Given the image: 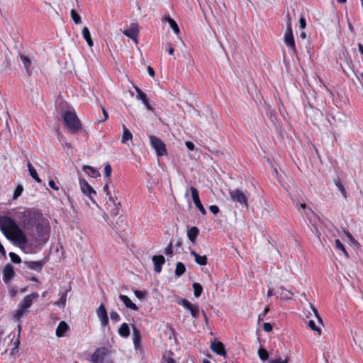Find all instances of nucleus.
I'll return each mask as SVG.
<instances>
[{"mask_svg": "<svg viewBox=\"0 0 363 363\" xmlns=\"http://www.w3.org/2000/svg\"><path fill=\"white\" fill-rule=\"evenodd\" d=\"M0 229L4 235L11 240L26 244L27 238L16 222L9 216H0Z\"/></svg>", "mask_w": 363, "mask_h": 363, "instance_id": "1", "label": "nucleus"}, {"mask_svg": "<svg viewBox=\"0 0 363 363\" xmlns=\"http://www.w3.org/2000/svg\"><path fill=\"white\" fill-rule=\"evenodd\" d=\"M17 217L24 228L30 229L36 225V223L42 218L43 215L35 208H27L22 212H18Z\"/></svg>", "mask_w": 363, "mask_h": 363, "instance_id": "2", "label": "nucleus"}, {"mask_svg": "<svg viewBox=\"0 0 363 363\" xmlns=\"http://www.w3.org/2000/svg\"><path fill=\"white\" fill-rule=\"evenodd\" d=\"M65 125L71 133H76L82 129V125L74 110H67L61 113Z\"/></svg>", "mask_w": 363, "mask_h": 363, "instance_id": "3", "label": "nucleus"}, {"mask_svg": "<svg viewBox=\"0 0 363 363\" xmlns=\"http://www.w3.org/2000/svg\"><path fill=\"white\" fill-rule=\"evenodd\" d=\"M230 199L239 203L241 206H248L249 193L247 191H242L239 189H235L229 192Z\"/></svg>", "mask_w": 363, "mask_h": 363, "instance_id": "4", "label": "nucleus"}, {"mask_svg": "<svg viewBox=\"0 0 363 363\" xmlns=\"http://www.w3.org/2000/svg\"><path fill=\"white\" fill-rule=\"evenodd\" d=\"M150 145L156 151L157 155L162 157L167 154L164 143L159 138L155 135L149 136Z\"/></svg>", "mask_w": 363, "mask_h": 363, "instance_id": "5", "label": "nucleus"}, {"mask_svg": "<svg viewBox=\"0 0 363 363\" xmlns=\"http://www.w3.org/2000/svg\"><path fill=\"white\" fill-rule=\"evenodd\" d=\"M111 350L106 347H98L91 355L92 363H103L106 357L108 356Z\"/></svg>", "mask_w": 363, "mask_h": 363, "instance_id": "6", "label": "nucleus"}, {"mask_svg": "<svg viewBox=\"0 0 363 363\" xmlns=\"http://www.w3.org/2000/svg\"><path fill=\"white\" fill-rule=\"evenodd\" d=\"M79 185L82 193L84 195L87 196L93 203H95L93 196L96 195V191L91 186V185L85 179H80Z\"/></svg>", "mask_w": 363, "mask_h": 363, "instance_id": "7", "label": "nucleus"}, {"mask_svg": "<svg viewBox=\"0 0 363 363\" xmlns=\"http://www.w3.org/2000/svg\"><path fill=\"white\" fill-rule=\"evenodd\" d=\"M284 43L287 47L292 49L294 52H296L295 41L294 38L291 24L290 22L287 24L284 35Z\"/></svg>", "mask_w": 363, "mask_h": 363, "instance_id": "8", "label": "nucleus"}, {"mask_svg": "<svg viewBox=\"0 0 363 363\" xmlns=\"http://www.w3.org/2000/svg\"><path fill=\"white\" fill-rule=\"evenodd\" d=\"M96 315L102 327H107L109 324L108 316L104 303H101L96 309Z\"/></svg>", "mask_w": 363, "mask_h": 363, "instance_id": "9", "label": "nucleus"}, {"mask_svg": "<svg viewBox=\"0 0 363 363\" xmlns=\"http://www.w3.org/2000/svg\"><path fill=\"white\" fill-rule=\"evenodd\" d=\"M184 308L189 310L194 318H197L199 315V308L197 305L192 304L189 300L183 298L179 302Z\"/></svg>", "mask_w": 363, "mask_h": 363, "instance_id": "10", "label": "nucleus"}, {"mask_svg": "<svg viewBox=\"0 0 363 363\" xmlns=\"http://www.w3.org/2000/svg\"><path fill=\"white\" fill-rule=\"evenodd\" d=\"M190 191H191V197H192V199H193V201H194L195 206L198 208L199 211L203 215H206V211L204 208L203 206L202 205V203L200 201L199 194V191H198L197 189L194 186H191L190 188Z\"/></svg>", "mask_w": 363, "mask_h": 363, "instance_id": "11", "label": "nucleus"}, {"mask_svg": "<svg viewBox=\"0 0 363 363\" xmlns=\"http://www.w3.org/2000/svg\"><path fill=\"white\" fill-rule=\"evenodd\" d=\"M123 34L128 38L133 39L138 43V36L139 34V27L137 23H132L128 29L123 30Z\"/></svg>", "mask_w": 363, "mask_h": 363, "instance_id": "12", "label": "nucleus"}, {"mask_svg": "<svg viewBox=\"0 0 363 363\" xmlns=\"http://www.w3.org/2000/svg\"><path fill=\"white\" fill-rule=\"evenodd\" d=\"M133 342L134 345V348L135 350L141 351L143 350V346L141 344V334L140 330L133 325Z\"/></svg>", "mask_w": 363, "mask_h": 363, "instance_id": "13", "label": "nucleus"}, {"mask_svg": "<svg viewBox=\"0 0 363 363\" xmlns=\"http://www.w3.org/2000/svg\"><path fill=\"white\" fill-rule=\"evenodd\" d=\"M38 294L37 292H33L30 294L26 296L19 303L18 306L26 310L30 308L33 303V301L35 298L38 297Z\"/></svg>", "mask_w": 363, "mask_h": 363, "instance_id": "14", "label": "nucleus"}, {"mask_svg": "<svg viewBox=\"0 0 363 363\" xmlns=\"http://www.w3.org/2000/svg\"><path fill=\"white\" fill-rule=\"evenodd\" d=\"M15 272L11 264H6L3 270V280L5 283H9L14 277Z\"/></svg>", "mask_w": 363, "mask_h": 363, "instance_id": "15", "label": "nucleus"}, {"mask_svg": "<svg viewBox=\"0 0 363 363\" xmlns=\"http://www.w3.org/2000/svg\"><path fill=\"white\" fill-rule=\"evenodd\" d=\"M154 264V271L156 273H160L162 265L165 263V258L163 255H154L152 257Z\"/></svg>", "mask_w": 363, "mask_h": 363, "instance_id": "16", "label": "nucleus"}, {"mask_svg": "<svg viewBox=\"0 0 363 363\" xmlns=\"http://www.w3.org/2000/svg\"><path fill=\"white\" fill-rule=\"evenodd\" d=\"M46 262L45 260H38V261H26L25 262V264L30 269L36 271L38 272H40L45 264Z\"/></svg>", "mask_w": 363, "mask_h": 363, "instance_id": "17", "label": "nucleus"}, {"mask_svg": "<svg viewBox=\"0 0 363 363\" xmlns=\"http://www.w3.org/2000/svg\"><path fill=\"white\" fill-rule=\"evenodd\" d=\"M134 88L137 92V99L140 100L148 110H152V107L149 103L147 94H145L139 87L134 86Z\"/></svg>", "mask_w": 363, "mask_h": 363, "instance_id": "18", "label": "nucleus"}, {"mask_svg": "<svg viewBox=\"0 0 363 363\" xmlns=\"http://www.w3.org/2000/svg\"><path fill=\"white\" fill-rule=\"evenodd\" d=\"M109 182L110 181H106V183L104 185L103 189H104V191L106 193V196H108L109 201H112L113 203V204L116 206V208L112 211L111 214L113 216H117L119 213L118 206H121V203L118 202L116 203V201L113 199V196H111V194L109 191V188H108V182Z\"/></svg>", "mask_w": 363, "mask_h": 363, "instance_id": "19", "label": "nucleus"}, {"mask_svg": "<svg viewBox=\"0 0 363 363\" xmlns=\"http://www.w3.org/2000/svg\"><path fill=\"white\" fill-rule=\"evenodd\" d=\"M211 348L213 352L218 355L223 356L225 354L224 345L220 341L213 342L211 343Z\"/></svg>", "mask_w": 363, "mask_h": 363, "instance_id": "20", "label": "nucleus"}, {"mask_svg": "<svg viewBox=\"0 0 363 363\" xmlns=\"http://www.w3.org/2000/svg\"><path fill=\"white\" fill-rule=\"evenodd\" d=\"M119 298L124 303L126 308H130L133 311L138 310V307L136 306V304L132 302V301L128 296L120 294Z\"/></svg>", "mask_w": 363, "mask_h": 363, "instance_id": "21", "label": "nucleus"}, {"mask_svg": "<svg viewBox=\"0 0 363 363\" xmlns=\"http://www.w3.org/2000/svg\"><path fill=\"white\" fill-rule=\"evenodd\" d=\"M69 330V326L65 321H60L57 327L55 334L58 337H64L65 333Z\"/></svg>", "mask_w": 363, "mask_h": 363, "instance_id": "22", "label": "nucleus"}, {"mask_svg": "<svg viewBox=\"0 0 363 363\" xmlns=\"http://www.w3.org/2000/svg\"><path fill=\"white\" fill-rule=\"evenodd\" d=\"M277 293L279 294V297L282 300L291 299L294 296V294L291 291L286 289L283 286H280L277 289Z\"/></svg>", "mask_w": 363, "mask_h": 363, "instance_id": "23", "label": "nucleus"}, {"mask_svg": "<svg viewBox=\"0 0 363 363\" xmlns=\"http://www.w3.org/2000/svg\"><path fill=\"white\" fill-rule=\"evenodd\" d=\"M191 255H193L195 258V262L201 265V266H205L208 263V259L206 255L201 256L198 253H196L194 250H191Z\"/></svg>", "mask_w": 363, "mask_h": 363, "instance_id": "24", "label": "nucleus"}, {"mask_svg": "<svg viewBox=\"0 0 363 363\" xmlns=\"http://www.w3.org/2000/svg\"><path fill=\"white\" fill-rule=\"evenodd\" d=\"M19 57L23 63L28 74L30 76L32 74V72L30 69L32 64L30 59L28 56H26L21 53L19 54Z\"/></svg>", "mask_w": 363, "mask_h": 363, "instance_id": "25", "label": "nucleus"}, {"mask_svg": "<svg viewBox=\"0 0 363 363\" xmlns=\"http://www.w3.org/2000/svg\"><path fill=\"white\" fill-rule=\"evenodd\" d=\"M83 170L90 177L96 178L101 176L100 172L93 167L89 165H84Z\"/></svg>", "mask_w": 363, "mask_h": 363, "instance_id": "26", "label": "nucleus"}, {"mask_svg": "<svg viewBox=\"0 0 363 363\" xmlns=\"http://www.w3.org/2000/svg\"><path fill=\"white\" fill-rule=\"evenodd\" d=\"M199 234V230L197 227L194 226L191 227L187 232V237L189 240L194 243L196 242V238Z\"/></svg>", "mask_w": 363, "mask_h": 363, "instance_id": "27", "label": "nucleus"}, {"mask_svg": "<svg viewBox=\"0 0 363 363\" xmlns=\"http://www.w3.org/2000/svg\"><path fill=\"white\" fill-rule=\"evenodd\" d=\"M118 334L122 337H128L130 335V328L126 323L121 324L118 330Z\"/></svg>", "mask_w": 363, "mask_h": 363, "instance_id": "28", "label": "nucleus"}, {"mask_svg": "<svg viewBox=\"0 0 363 363\" xmlns=\"http://www.w3.org/2000/svg\"><path fill=\"white\" fill-rule=\"evenodd\" d=\"M132 139H133L132 133L125 125H123L121 143L125 144L127 143V141L132 140Z\"/></svg>", "mask_w": 363, "mask_h": 363, "instance_id": "29", "label": "nucleus"}, {"mask_svg": "<svg viewBox=\"0 0 363 363\" xmlns=\"http://www.w3.org/2000/svg\"><path fill=\"white\" fill-rule=\"evenodd\" d=\"M82 34L84 40L86 41L89 47L93 46V41L91 37L89 30L87 27H84L82 30Z\"/></svg>", "mask_w": 363, "mask_h": 363, "instance_id": "30", "label": "nucleus"}, {"mask_svg": "<svg viewBox=\"0 0 363 363\" xmlns=\"http://www.w3.org/2000/svg\"><path fill=\"white\" fill-rule=\"evenodd\" d=\"M27 166H28L30 177L33 179H35V181L36 182L40 183L41 179L38 177V173H37L35 169L34 168V167L32 165V164L30 162H28Z\"/></svg>", "mask_w": 363, "mask_h": 363, "instance_id": "31", "label": "nucleus"}, {"mask_svg": "<svg viewBox=\"0 0 363 363\" xmlns=\"http://www.w3.org/2000/svg\"><path fill=\"white\" fill-rule=\"evenodd\" d=\"M186 272V267L182 262H177L176 264V268L174 270V274L176 277H179L183 275Z\"/></svg>", "mask_w": 363, "mask_h": 363, "instance_id": "32", "label": "nucleus"}, {"mask_svg": "<svg viewBox=\"0 0 363 363\" xmlns=\"http://www.w3.org/2000/svg\"><path fill=\"white\" fill-rule=\"evenodd\" d=\"M192 286L194 289V296L197 298L201 296L202 291H203V288H202L201 285L199 283L195 282L193 284Z\"/></svg>", "mask_w": 363, "mask_h": 363, "instance_id": "33", "label": "nucleus"}, {"mask_svg": "<svg viewBox=\"0 0 363 363\" xmlns=\"http://www.w3.org/2000/svg\"><path fill=\"white\" fill-rule=\"evenodd\" d=\"M335 244L336 250L342 251L344 253V255L347 257H348L347 252L346 251L345 246L343 245V244L341 242V241L339 239H336L335 240Z\"/></svg>", "mask_w": 363, "mask_h": 363, "instance_id": "34", "label": "nucleus"}, {"mask_svg": "<svg viewBox=\"0 0 363 363\" xmlns=\"http://www.w3.org/2000/svg\"><path fill=\"white\" fill-rule=\"evenodd\" d=\"M70 15H71V17L73 20V21L76 23V24H79L81 22H82V20H81V16H79V14L75 11V9H72L71 11H70Z\"/></svg>", "mask_w": 363, "mask_h": 363, "instance_id": "35", "label": "nucleus"}, {"mask_svg": "<svg viewBox=\"0 0 363 363\" xmlns=\"http://www.w3.org/2000/svg\"><path fill=\"white\" fill-rule=\"evenodd\" d=\"M26 310H25V309L21 308L19 306H18V309L16 310L15 313H14V318L18 320L23 316V315L26 313Z\"/></svg>", "mask_w": 363, "mask_h": 363, "instance_id": "36", "label": "nucleus"}, {"mask_svg": "<svg viewBox=\"0 0 363 363\" xmlns=\"http://www.w3.org/2000/svg\"><path fill=\"white\" fill-rule=\"evenodd\" d=\"M258 354H259L260 359H262V361L267 360L269 357L268 352L264 348L259 349Z\"/></svg>", "mask_w": 363, "mask_h": 363, "instance_id": "37", "label": "nucleus"}, {"mask_svg": "<svg viewBox=\"0 0 363 363\" xmlns=\"http://www.w3.org/2000/svg\"><path fill=\"white\" fill-rule=\"evenodd\" d=\"M112 172V167L109 164H106L104 167V177L107 178V181H110V177Z\"/></svg>", "mask_w": 363, "mask_h": 363, "instance_id": "38", "label": "nucleus"}, {"mask_svg": "<svg viewBox=\"0 0 363 363\" xmlns=\"http://www.w3.org/2000/svg\"><path fill=\"white\" fill-rule=\"evenodd\" d=\"M9 257L11 258V262L15 264H20L21 262V257L14 252H10Z\"/></svg>", "mask_w": 363, "mask_h": 363, "instance_id": "39", "label": "nucleus"}, {"mask_svg": "<svg viewBox=\"0 0 363 363\" xmlns=\"http://www.w3.org/2000/svg\"><path fill=\"white\" fill-rule=\"evenodd\" d=\"M308 325L312 330L316 331L318 333V335H320L321 330L316 326V325L313 320H309Z\"/></svg>", "mask_w": 363, "mask_h": 363, "instance_id": "40", "label": "nucleus"}, {"mask_svg": "<svg viewBox=\"0 0 363 363\" xmlns=\"http://www.w3.org/2000/svg\"><path fill=\"white\" fill-rule=\"evenodd\" d=\"M335 185L337 187V189L341 192L342 195L344 196V198H347V192L346 190L343 186V184L340 182H336Z\"/></svg>", "mask_w": 363, "mask_h": 363, "instance_id": "41", "label": "nucleus"}, {"mask_svg": "<svg viewBox=\"0 0 363 363\" xmlns=\"http://www.w3.org/2000/svg\"><path fill=\"white\" fill-rule=\"evenodd\" d=\"M23 191V188L22 186L21 185H18L16 189H15V191H14V193H13V198L14 199H17L18 197H19L22 192Z\"/></svg>", "mask_w": 363, "mask_h": 363, "instance_id": "42", "label": "nucleus"}, {"mask_svg": "<svg viewBox=\"0 0 363 363\" xmlns=\"http://www.w3.org/2000/svg\"><path fill=\"white\" fill-rule=\"evenodd\" d=\"M111 319L114 322H118L121 320L119 314L116 311H111L110 312Z\"/></svg>", "mask_w": 363, "mask_h": 363, "instance_id": "43", "label": "nucleus"}, {"mask_svg": "<svg viewBox=\"0 0 363 363\" xmlns=\"http://www.w3.org/2000/svg\"><path fill=\"white\" fill-rule=\"evenodd\" d=\"M289 196L291 197V199L292 200L293 203L296 205V206H298V203L301 202L299 200L300 195L298 194L296 195H292L289 194Z\"/></svg>", "mask_w": 363, "mask_h": 363, "instance_id": "44", "label": "nucleus"}, {"mask_svg": "<svg viewBox=\"0 0 363 363\" xmlns=\"http://www.w3.org/2000/svg\"><path fill=\"white\" fill-rule=\"evenodd\" d=\"M169 26L176 34L179 33V28L174 20L172 22H170Z\"/></svg>", "mask_w": 363, "mask_h": 363, "instance_id": "45", "label": "nucleus"}, {"mask_svg": "<svg viewBox=\"0 0 363 363\" xmlns=\"http://www.w3.org/2000/svg\"><path fill=\"white\" fill-rule=\"evenodd\" d=\"M164 253L167 255L172 256L173 255V248H172V243L170 242L167 247L165 248Z\"/></svg>", "mask_w": 363, "mask_h": 363, "instance_id": "46", "label": "nucleus"}, {"mask_svg": "<svg viewBox=\"0 0 363 363\" xmlns=\"http://www.w3.org/2000/svg\"><path fill=\"white\" fill-rule=\"evenodd\" d=\"M273 329V327H272V325L269 323H264L263 324V330L265 331V332H267V333H269Z\"/></svg>", "mask_w": 363, "mask_h": 363, "instance_id": "47", "label": "nucleus"}, {"mask_svg": "<svg viewBox=\"0 0 363 363\" xmlns=\"http://www.w3.org/2000/svg\"><path fill=\"white\" fill-rule=\"evenodd\" d=\"M134 294L136 296L137 298H140V299H143L145 298V292H143L142 291H139V290H135L134 291Z\"/></svg>", "mask_w": 363, "mask_h": 363, "instance_id": "48", "label": "nucleus"}, {"mask_svg": "<svg viewBox=\"0 0 363 363\" xmlns=\"http://www.w3.org/2000/svg\"><path fill=\"white\" fill-rule=\"evenodd\" d=\"M66 296H67L66 294H62V296L60 298L59 302L57 303L58 306H62V307H64L65 306V303H66Z\"/></svg>", "mask_w": 363, "mask_h": 363, "instance_id": "49", "label": "nucleus"}, {"mask_svg": "<svg viewBox=\"0 0 363 363\" xmlns=\"http://www.w3.org/2000/svg\"><path fill=\"white\" fill-rule=\"evenodd\" d=\"M166 50L168 52V53L170 55H174V48L172 46L171 43H167L166 44Z\"/></svg>", "mask_w": 363, "mask_h": 363, "instance_id": "50", "label": "nucleus"}, {"mask_svg": "<svg viewBox=\"0 0 363 363\" xmlns=\"http://www.w3.org/2000/svg\"><path fill=\"white\" fill-rule=\"evenodd\" d=\"M210 211L213 214H217L219 212V208L216 205H211L209 207Z\"/></svg>", "mask_w": 363, "mask_h": 363, "instance_id": "51", "label": "nucleus"}, {"mask_svg": "<svg viewBox=\"0 0 363 363\" xmlns=\"http://www.w3.org/2000/svg\"><path fill=\"white\" fill-rule=\"evenodd\" d=\"M185 145L186 147L189 150H194L195 149V145L194 144L191 142V141H186L185 143Z\"/></svg>", "mask_w": 363, "mask_h": 363, "instance_id": "52", "label": "nucleus"}, {"mask_svg": "<svg viewBox=\"0 0 363 363\" xmlns=\"http://www.w3.org/2000/svg\"><path fill=\"white\" fill-rule=\"evenodd\" d=\"M48 184H49V186L54 190L57 191L59 189V187L57 186V184H55V182L53 180H50L48 182Z\"/></svg>", "mask_w": 363, "mask_h": 363, "instance_id": "53", "label": "nucleus"}, {"mask_svg": "<svg viewBox=\"0 0 363 363\" xmlns=\"http://www.w3.org/2000/svg\"><path fill=\"white\" fill-rule=\"evenodd\" d=\"M101 109H102V112H103V115H104V118L101 119L100 121V122H104V121H106L108 119V113L106 112V111L105 110V108L103 106H101Z\"/></svg>", "mask_w": 363, "mask_h": 363, "instance_id": "54", "label": "nucleus"}, {"mask_svg": "<svg viewBox=\"0 0 363 363\" xmlns=\"http://www.w3.org/2000/svg\"><path fill=\"white\" fill-rule=\"evenodd\" d=\"M270 363H288L287 359L282 360L281 359H275L270 361Z\"/></svg>", "mask_w": 363, "mask_h": 363, "instance_id": "55", "label": "nucleus"}, {"mask_svg": "<svg viewBox=\"0 0 363 363\" xmlns=\"http://www.w3.org/2000/svg\"><path fill=\"white\" fill-rule=\"evenodd\" d=\"M300 28L303 29L306 26V21L304 18L301 17L299 20Z\"/></svg>", "mask_w": 363, "mask_h": 363, "instance_id": "56", "label": "nucleus"}, {"mask_svg": "<svg viewBox=\"0 0 363 363\" xmlns=\"http://www.w3.org/2000/svg\"><path fill=\"white\" fill-rule=\"evenodd\" d=\"M312 310L315 315V317L317 318V319L318 320L319 322L322 323V320L318 314V310L314 308V307H312Z\"/></svg>", "mask_w": 363, "mask_h": 363, "instance_id": "57", "label": "nucleus"}, {"mask_svg": "<svg viewBox=\"0 0 363 363\" xmlns=\"http://www.w3.org/2000/svg\"><path fill=\"white\" fill-rule=\"evenodd\" d=\"M147 72H148V74H150V76L153 77L155 74L154 69L150 66H147Z\"/></svg>", "mask_w": 363, "mask_h": 363, "instance_id": "58", "label": "nucleus"}, {"mask_svg": "<svg viewBox=\"0 0 363 363\" xmlns=\"http://www.w3.org/2000/svg\"><path fill=\"white\" fill-rule=\"evenodd\" d=\"M182 243H183L182 238H178V240L176 242V246L181 247L182 245Z\"/></svg>", "mask_w": 363, "mask_h": 363, "instance_id": "59", "label": "nucleus"}, {"mask_svg": "<svg viewBox=\"0 0 363 363\" xmlns=\"http://www.w3.org/2000/svg\"><path fill=\"white\" fill-rule=\"evenodd\" d=\"M0 253L3 255H5V254H6L5 249L1 242H0Z\"/></svg>", "mask_w": 363, "mask_h": 363, "instance_id": "60", "label": "nucleus"}, {"mask_svg": "<svg viewBox=\"0 0 363 363\" xmlns=\"http://www.w3.org/2000/svg\"><path fill=\"white\" fill-rule=\"evenodd\" d=\"M358 50L360 52L361 55L363 56V45L361 43H358Z\"/></svg>", "mask_w": 363, "mask_h": 363, "instance_id": "61", "label": "nucleus"}, {"mask_svg": "<svg viewBox=\"0 0 363 363\" xmlns=\"http://www.w3.org/2000/svg\"><path fill=\"white\" fill-rule=\"evenodd\" d=\"M164 20L165 21L168 22V23H169V24H170V22H171V21L172 22V21H174V19H173V18H171V17H169V16H167V17H166V16H164Z\"/></svg>", "mask_w": 363, "mask_h": 363, "instance_id": "62", "label": "nucleus"}, {"mask_svg": "<svg viewBox=\"0 0 363 363\" xmlns=\"http://www.w3.org/2000/svg\"><path fill=\"white\" fill-rule=\"evenodd\" d=\"M164 20L165 21L168 22V23H169V24H170V22H171V21L172 22V21H174V19H173V18H171V17H169V16H167V17H166V16H164Z\"/></svg>", "mask_w": 363, "mask_h": 363, "instance_id": "63", "label": "nucleus"}, {"mask_svg": "<svg viewBox=\"0 0 363 363\" xmlns=\"http://www.w3.org/2000/svg\"><path fill=\"white\" fill-rule=\"evenodd\" d=\"M167 363H177V362L172 357H168L167 359Z\"/></svg>", "mask_w": 363, "mask_h": 363, "instance_id": "64", "label": "nucleus"}]
</instances>
